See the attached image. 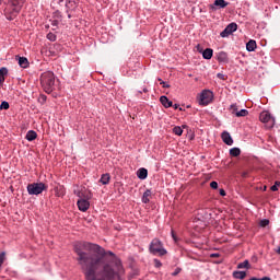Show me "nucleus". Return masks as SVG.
Masks as SVG:
<instances>
[{
  "label": "nucleus",
  "mask_w": 280,
  "mask_h": 280,
  "mask_svg": "<svg viewBox=\"0 0 280 280\" xmlns=\"http://www.w3.org/2000/svg\"><path fill=\"white\" fill-rule=\"evenodd\" d=\"M74 253L85 280H121L124 266L113 252L97 244L79 243Z\"/></svg>",
  "instance_id": "f257e3e1"
},
{
  "label": "nucleus",
  "mask_w": 280,
  "mask_h": 280,
  "mask_svg": "<svg viewBox=\"0 0 280 280\" xmlns=\"http://www.w3.org/2000/svg\"><path fill=\"white\" fill-rule=\"evenodd\" d=\"M40 84L45 93H52L56 86V75L51 71H46L40 75Z\"/></svg>",
  "instance_id": "f03ea898"
},
{
  "label": "nucleus",
  "mask_w": 280,
  "mask_h": 280,
  "mask_svg": "<svg viewBox=\"0 0 280 280\" xmlns=\"http://www.w3.org/2000/svg\"><path fill=\"white\" fill-rule=\"evenodd\" d=\"M149 250L152 255H159V257L167 255V249L163 247V242H161L159 238H153L151 241Z\"/></svg>",
  "instance_id": "7ed1b4c3"
},
{
  "label": "nucleus",
  "mask_w": 280,
  "mask_h": 280,
  "mask_svg": "<svg viewBox=\"0 0 280 280\" xmlns=\"http://www.w3.org/2000/svg\"><path fill=\"white\" fill-rule=\"evenodd\" d=\"M26 189L30 196H38L42 192L47 191V185L44 183H33L28 184Z\"/></svg>",
  "instance_id": "20e7f679"
},
{
  "label": "nucleus",
  "mask_w": 280,
  "mask_h": 280,
  "mask_svg": "<svg viewBox=\"0 0 280 280\" xmlns=\"http://www.w3.org/2000/svg\"><path fill=\"white\" fill-rule=\"evenodd\" d=\"M213 102V92L210 90H203L200 94L199 104L201 106H209Z\"/></svg>",
  "instance_id": "39448f33"
},
{
  "label": "nucleus",
  "mask_w": 280,
  "mask_h": 280,
  "mask_svg": "<svg viewBox=\"0 0 280 280\" xmlns=\"http://www.w3.org/2000/svg\"><path fill=\"white\" fill-rule=\"evenodd\" d=\"M259 120L262 124H267V128H275V117H272L268 112L260 113Z\"/></svg>",
  "instance_id": "423d86ee"
},
{
  "label": "nucleus",
  "mask_w": 280,
  "mask_h": 280,
  "mask_svg": "<svg viewBox=\"0 0 280 280\" xmlns=\"http://www.w3.org/2000/svg\"><path fill=\"white\" fill-rule=\"evenodd\" d=\"M74 194L78 196V198H81V200H91L92 198L91 191L86 190V188L83 186H78L74 189Z\"/></svg>",
  "instance_id": "0eeeda50"
},
{
  "label": "nucleus",
  "mask_w": 280,
  "mask_h": 280,
  "mask_svg": "<svg viewBox=\"0 0 280 280\" xmlns=\"http://www.w3.org/2000/svg\"><path fill=\"white\" fill-rule=\"evenodd\" d=\"M10 3L12 5V12H11L10 19H12V16H16V14L21 12L22 0H10Z\"/></svg>",
  "instance_id": "6e6552de"
},
{
  "label": "nucleus",
  "mask_w": 280,
  "mask_h": 280,
  "mask_svg": "<svg viewBox=\"0 0 280 280\" xmlns=\"http://www.w3.org/2000/svg\"><path fill=\"white\" fill-rule=\"evenodd\" d=\"M66 8H67V13H68V19H71V14H73V12H75L78 4L75 3V1L69 0L66 2Z\"/></svg>",
  "instance_id": "1a4fd4ad"
},
{
  "label": "nucleus",
  "mask_w": 280,
  "mask_h": 280,
  "mask_svg": "<svg viewBox=\"0 0 280 280\" xmlns=\"http://www.w3.org/2000/svg\"><path fill=\"white\" fill-rule=\"evenodd\" d=\"M79 207V211H89V207H91V203L89 202V199H79L77 202Z\"/></svg>",
  "instance_id": "9d476101"
},
{
  "label": "nucleus",
  "mask_w": 280,
  "mask_h": 280,
  "mask_svg": "<svg viewBox=\"0 0 280 280\" xmlns=\"http://www.w3.org/2000/svg\"><path fill=\"white\" fill-rule=\"evenodd\" d=\"M221 139L223 143H225L226 145H233V138L231 137V133H229L228 131L222 132Z\"/></svg>",
  "instance_id": "9b49d317"
},
{
  "label": "nucleus",
  "mask_w": 280,
  "mask_h": 280,
  "mask_svg": "<svg viewBox=\"0 0 280 280\" xmlns=\"http://www.w3.org/2000/svg\"><path fill=\"white\" fill-rule=\"evenodd\" d=\"M160 102H161L162 106H164V108H172V106H173L172 101H170V98H167V96H161Z\"/></svg>",
  "instance_id": "f8f14e48"
},
{
  "label": "nucleus",
  "mask_w": 280,
  "mask_h": 280,
  "mask_svg": "<svg viewBox=\"0 0 280 280\" xmlns=\"http://www.w3.org/2000/svg\"><path fill=\"white\" fill-rule=\"evenodd\" d=\"M18 60H19V66L22 69H27L30 67V61L27 60V58H25V57H18Z\"/></svg>",
  "instance_id": "ddd939ff"
},
{
  "label": "nucleus",
  "mask_w": 280,
  "mask_h": 280,
  "mask_svg": "<svg viewBox=\"0 0 280 280\" xmlns=\"http://www.w3.org/2000/svg\"><path fill=\"white\" fill-rule=\"evenodd\" d=\"M152 199V190L147 189L142 196V202L144 205H148V202H150V200Z\"/></svg>",
  "instance_id": "4468645a"
},
{
  "label": "nucleus",
  "mask_w": 280,
  "mask_h": 280,
  "mask_svg": "<svg viewBox=\"0 0 280 280\" xmlns=\"http://www.w3.org/2000/svg\"><path fill=\"white\" fill-rule=\"evenodd\" d=\"M238 270H250L252 266H250V261H248V259L244 260L243 262H240L236 267Z\"/></svg>",
  "instance_id": "2eb2a0df"
},
{
  "label": "nucleus",
  "mask_w": 280,
  "mask_h": 280,
  "mask_svg": "<svg viewBox=\"0 0 280 280\" xmlns=\"http://www.w3.org/2000/svg\"><path fill=\"white\" fill-rule=\"evenodd\" d=\"M137 176L138 178H140V180H145V178H148V171L144 167L139 168L137 172Z\"/></svg>",
  "instance_id": "dca6fc26"
},
{
  "label": "nucleus",
  "mask_w": 280,
  "mask_h": 280,
  "mask_svg": "<svg viewBox=\"0 0 280 280\" xmlns=\"http://www.w3.org/2000/svg\"><path fill=\"white\" fill-rule=\"evenodd\" d=\"M202 56L205 58V60H211V58H213V49L211 48H207L202 51Z\"/></svg>",
  "instance_id": "f3484780"
},
{
  "label": "nucleus",
  "mask_w": 280,
  "mask_h": 280,
  "mask_svg": "<svg viewBox=\"0 0 280 280\" xmlns=\"http://www.w3.org/2000/svg\"><path fill=\"white\" fill-rule=\"evenodd\" d=\"M36 137H38V133H36V131H34V130H30V131H27L25 139H26V141H34V140H36Z\"/></svg>",
  "instance_id": "a211bd4d"
},
{
  "label": "nucleus",
  "mask_w": 280,
  "mask_h": 280,
  "mask_svg": "<svg viewBox=\"0 0 280 280\" xmlns=\"http://www.w3.org/2000/svg\"><path fill=\"white\" fill-rule=\"evenodd\" d=\"M246 49H247V51H255V49H257V42H255L254 39H250L246 44Z\"/></svg>",
  "instance_id": "6ab92c4d"
},
{
  "label": "nucleus",
  "mask_w": 280,
  "mask_h": 280,
  "mask_svg": "<svg viewBox=\"0 0 280 280\" xmlns=\"http://www.w3.org/2000/svg\"><path fill=\"white\" fill-rule=\"evenodd\" d=\"M218 61L219 62H229V55L224 51L218 54Z\"/></svg>",
  "instance_id": "aec40b11"
},
{
  "label": "nucleus",
  "mask_w": 280,
  "mask_h": 280,
  "mask_svg": "<svg viewBox=\"0 0 280 280\" xmlns=\"http://www.w3.org/2000/svg\"><path fill=\"white\" fill-rule=\"evenodd\" d=\"M246 275H247L246 271H233L232 273L234 279H240V280H244Z\"/></svg>",
  "instance_id": "412c9836"
},
{
  "label": "nucleus",
  "mask_w": 280,
  "mask_h": 280,
  "mask_svg": "<svg viewBox=\"0 0 280 280\" xmlns=\"http://www.w3.org/2000/svg\"><path fill=\"white\" fill-rule=\"evenodd\" d=\"M5 75H8V68H1L0 69V84H3V82H5Z\"/></svg>",
  "instance_id": "4be33fe9"
},
{
  "label": "nucleus",
  "mask_w": 280,
  "mask_h": 280,
  "mask_svg": "<svg viewBox=\"0 0 280 280\" xmlns=\"http://www.w3.org/2000/svg\"><path fill=\"white\" fill-rule=\"evenodd\" d=\"M100 182L102 185H108L110 183V174H103Z\"/></svg>",
  "instance_id": "5701e85b"
},
{
  "label": "nucleus",
  "mask_w": 280,
  "mask_h": 280,
  "mask_svg": "<svg viewBox=\"0 0 280 280\" xmlns=\"http://www.w3.org/2000/svg\"><path fill=\"white\" fill-rule=\"evenodd\" d=\"M214 5L224 9L226 8V5H229V2H226L225 0H214Z\"/></svg>",
  "instance_id": "b1692460"
},
{
  "label": "nucleus",
  "mask_w": 280,
  "mask_h": 280,
  "mask_svg": "<svg viewBox=\"0 0 280 280\" xmlns=\"http://www.w3.org/2000/svg\"><path fill=\"white\" fill-rule=\"evenodd\" d=\"M225 30L230 33L233 34V32H237V24L231 23L229 24Z\"/></svg>",
  "instance_id": "393cba45"
},
{
  "label": "nucleus",
  "mask_w": 280,
  "mask_h": 280,
  "mask_svg": "<svg viewBox=\"0 0 280 280\" xmlns=\"http://www.w3.org/2000/svg\"><path fill=\"white\" fill-rule=\"evenodd\" d=\"M242 154V150L240 148H232L230 150V155L231 156H240Z\"/></svg>",
  "instance_id": "a878e982"
},
{
  "label": "nucleus",
  "mask_w": 280,
  "mask_h": 280,
  "mask_svg": "<svg viewBox=\"0 0 280 280\" xmlns=\"http://www.w3.org/2000/svg\"><path fill=\"white\" fill-rule=\"evenodd\" d=\"M230 112L232 113V115H235L237 117V113H240V110L237 108V104H232L230 106Z\"/></svg>",
  "instance_id": "bb28decb"
},
{
  "label": "nucleus",
  "mask_w": 280,
  "mask_h": 280,
  "mask_svg": "<svg viewBox=\"0 0 280 280\" xmlns=\"http://www.w3.org/2000/svg\"><path fill=\"white\" fill-rule=\"evenodd\" d=\"M174 135H177V137H180L183 135V128L176 126L173 128Z\"/></svg>",
  "instance_id": "cd10ccee"
},
{
  "label": "nucleus",
  "mask_w": 280,
  "mask_h": 280,
  "mask_svg": "<svg viewBox=\"0 0 280 280\" xmlns=\"http://www.w3.org/2000/svg\"><path fill=\"white\" fill-rule=\"evenodd\" d=\"M248 115V109H241L236 113V117H246Z\"/></svg>",
  "instance_id": "c85d7f7f"
},
{
  "label": "nucleus",
  "mask_w": 280,
  "mask_h": 280,
  "mask_svg": "<svg viewBox=\"0 0 280 280\" xmlns=\"http://www.w3.org/2000/svg\"><path fill=\"white\" fill-rule=\"evenodd\" d=\"M8 108H10V103L7 101L2 102L0 105V110H8Z\"/></svg>",
  "instance_id": "c756f323"
},
{
  "label": "nucleus",
  "mask_w": 280,
  "mask_h": 280,
  "mask_svg": "<svg viewBox=\"0 0 280 280\" xmlns=\"http://www.w3.org/2000/svg\"><path fill=\"white\" fill-rule=\"evenodd\" d=\"M231 34H232V33H230L226 28H224V30L221 32L220 36H221L222 38H228V36H231Z\"/></svg>",
  "instance_id": "7c9ffc66"
},
{
  "label": "nucleus",
  "mask_w": 280,
  "mask_h": 280,
  "mask_svg": "<svg viewBox=\"0 0 280 280\" xmlns=\"http://www.w3.org/2000/svg\"><path fill=\"white\" fill-rule=\"evenodd\" d=\"M47 38H48V40H50L51 43H56V34H54V33H48V34H47Z\"/></svg>",
  "instance_id": "2f4dec72"
},
{
  "label": "nucleus",
  "mask_w": 280,
  "mask_h": 280,
  "mask_svg": "<svg viewBox=\"0 0 280 280\" xmlns=\"http://www.w3.org/2000/svg\"><path fill=\"white\" fill-rule=\"evenodd\" d=\"M3 261H5V252L0 253V268L3 266Z\"/></svg>",
  "instance_id": "473e14b6"
},
{
  "label": "nucleus",
  "mask_w": 280,
  "mask_h": 280,
  "mask_svg": "<svg viewBox=\"0 0 280 280\" xmlns=\"http://www.w3.org/2000/svg\"><path fill=\"white\" fill-rule=\"evenodd\" d=\"M280 182H276L273 186H271V191H279Z\"/></svg>",
  "instance_id": "72a5a7b5"
},
{
  "label": "nucleus",
  "mask_w": 280,
  "mask_h": 280,
  "mask_svg": "<svg viewBox=\"0 0 280 280\" xmlns=\"http://www.w3.org/2000/svg\"><path fill=\"white\" fill-rule=\"evenodd\" d=\"M269 224H270V221L268 219H264L260 221V226H262V229L268 226Z\"/></svg>",
  "instance_id": "f704fd0d"
},
{
  "label": "nucleus",
  "mask_w": 280,
  "mask_h": 280,
  "mask_svg": "<svg viewBox=\"0 0 280 280\" xmlns=\"http://www.w3.org/2000/svg\"><path fill=\"white\" fill-rule=\"evenodd\" d=\"M159 82L163 86V89H170V84H166L163 80L159 79Z\"/></svg>",
  "instance_id": "c9c22d12"
},
{
  "label": "nucleus",
  "mask_w": 280,
  "mask_h": 280,
  "mask_svg": "<svg viewBox=\"0 0 280 280\" xmlns=\"http://www.w3.org/2000/svg\"><path fill=\"white\" fill-rule=\"evenodd\" d=\"M153 261H154L155 268H161V266H163V264H161V260L159 259H154Z\"/></svg>",
  "instance_id": "e433bc0d"
},
{
  "label": "nucleus",
  "mask_w": 280,
  "mask_h": 280,
  "mask_svg": "<svg viewBox=\"0 0 280 280\" xmlns=\"http://www.w3.org/2000/svg\"><path fill=\"white\" fill-rule=\"evenodd\" d=\"M172 237H173L175 244H178V236H176V233H174V230H172Z\"/></svg>",
  "instance_id": "4c0bfd02"
},
{
  "label": "nucleus",
  "mask_w": 280,
  "mask_h": 280,
  "mask_svg": "<svg viewBox=\"0 0 280 280\" xmlns=\"http://www.w3.org/2000/svg\"><path fill=\"white\" fill-rule=\"evenodd\" d=\"M210 187L211 189H218V182H211Z\"/></svg>",
  "instance_id": "58836bf2"
},
{
  "label": "nucleus",
  "mask_w": 280,
  "mask_h": 280,
  "mask_svg": "<svg viewBox=\"0 0 280 280\" xmlns=\"http://www.w3.org/2000/svg\"><path fill=\"white\" fill-rule=\"evenodd\" d=\"M217 78H219V80H226V75H224L223 73H218Z\"/></svg>",
  "instance_id": "ea45409f"
},
{
  "label": "nucleus",
  "mask_w": 280,
  "mask_h": 280,
  "mask_svg": "<svg viewBox=\"0 0 280 280\" xmlns=\"http://www.w3.org/2000/svg\"><path fill=\"white\" fill-rule=\"evenodd\" d=\"M51 25H52V27H58V20H54V21L51 22Z\"/></svg>",
  "instance_id": "a19ab883"
},
{
  "label": "nucleus",
  "mask_w": 280,
  "mask_h": 280,
  "mask_svg": "<svg viewBox=\"0 0 280 280\" xmlns=\"http://www.w3.org/2000/svg\"><path fill=\"white\" fill-rule=\"evenodd\" d=\"M219 194L220 196H226V191L224 189H220Z\"/></svg>",
  "instance_id": "79ce46f5"
},
{
  "label": "nucleus",
  "mask_w": 280,
  "mask_h": 280,
  "mask_svg": "<svg viewBox=\"0 0 280 280\" xmlns=\"http://www.w3.org/2000/svg\"><path fill=\"white\" fill-rule=\"evenodd\" d=\"M210 257L218 258V257H220V254H211Z\"/></svg>",
  "instance_id": "37998d69"
},
{
  "label": "nucleus",
  "mask_w": 280,
  "mask_h": 280,
  "mask_svg": "<svg viewBox=\"0 0 280 280\" xmlns=\"http://www.w3.org/2000/svg\"><path fill=\"white\" fill-rule=\"evenodd\" d=\"M178 272H180V269H176V270L173 272V276L176 277V275H178Z\"/></svg>",
  "instance_id": "c03bdc74"
},
{
  "label": "nucleus",
  "mask_w": 280,
  "mask_h": 280,
  "mask_svg": "<svg viewBox=\"0 0 280 280\" xmlns=\"http://www.w3.org/2000/svg\"><path fill=\"white\" fill-rule=\"evenodd\" d=\"M173 108H174L175 110H177L178 104L173 105Z\"/></svg>",
  "instance_id": "a18cd8bd"
},
{
  "label": "nucleus",
  "mask_w": 280,
  "mask_h": 280,
  "mask_svg": "<svg viewBox=\"0 0 280 280\" xmlns=\"http://www.w3.org/2000/svg\"><path fill=\"white\" fill-rule=\"evenodd\" d=\"M278 255H280V247L277 249Z\"/></svg>",
  "instance_id": "49530a36"
},
{
  "label": "nucleus",
  "mask_w": 280,
  "mask_h": 280,
  "mask_svg": "<svg viewBox=\"0 0 280 280\" xmlns=\"http://www.w3.org/2000/svg\"><path fill=\"white\" fill-rule=\"evenodd\" d=\"M143 92H144V93H148V89H144Z\"/></svg>",
  "instance_id": "de8ad7c7"
},
{
  "label": "nucleus",
  "mask_w": 280,
  "mask_h": 280,
  "mask_svg": "<svg viewBox=\"0 0 280 280\" xmlns=\"http://www.w3.org/2000/svg\"><path fill=\"white\" fill-rule=\"evenodd\" d=\"M264 190L266 191V186L264 187Z\"/></svg>",
  "instance_id": "09e8293b"
}]
</instances>
